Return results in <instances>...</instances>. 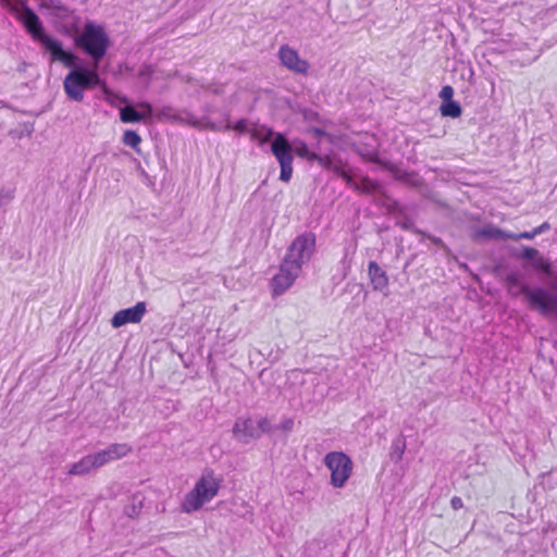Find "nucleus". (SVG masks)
<instances>
[{"mask_svg":"<svg viewBox=\"0 0 557 557\" xmlns=\"http://www.w3.org/2000/svg\"><path fill=\"white\" fill-rule=\"evenodd\" d=\"M519 258L531 261L536 271L542 272L546 277L554 276V267L549 259L543 257L536 248L524 247Z\"/></svg>","mask_w":557,"mask_h":557,"instance_id":"nucleus-12","label":"nucleus"},{"mask_svg":"<svg viewBox=\"0 0 557 557\" xmlns=\"http://www.w3.org/2000/svg\"><path fill=\"white\" fill-rule=\"evenodd\" d=\"M271 152L276 158L281 166L280 180L288 183L293 175V147L286 136L276 133L271 143Z\"/></svg>","mask_w":557,"mask_h":557,"instance_id":"nucleus-7","label":"nucleus"},{"mask_svg":"<svg viewBox=\"0 0 557 557\" xmlns=\"http://www.w3.org/2000/svg\"><path fill=\"white\" fill-rule=\"evenodd\" d=\"M140 141H141V138L135 131L128 129L123 135V143L126 146L132 147L133 149H137Z\"/></svg>","mask_w":557,"mask_h":557,"instance_id":"nucleus-22","label":"nucleus"},{"mask_svg":"<svg viewBox=\"0 0 557 557\" xmlns=\"http://www.w3.org/2000/svg\"><path fill=\"white\" fill-rule=\"evenodd\" d=\"M278 57L282 64L295 73L306 74L309 69V63L300 59L298 52L287 45L280 48Z\"/></svg>","mask_w":557,"mask_h":557,"instance_id":"nucleus-11","label":"nucleus"},{"mask_svg":"<svg viewBox=\"0 0 557 557\" xmlns=\"http://www.w3.org/2000/svg\"><path fill=\"white\" fill-rule=\"evenodd\" d=\"M256 428L258 436L260 437L263 433H269L272 430V424L268 418L261 417L256 421Z\"/></svg>","mask_w":557,"mask_h":557,"instance_id":"nucleus-25","label":"nucleus"},{"mask_svg":"<svg viewBox=\"0 0 557 557\" xmlns=\"http://www.w3.org/2000/svg\"><path fill=\"white\" fill-rule=\"evenodd\" d=\"M120 120L123 123H139L145 120V115L137 111L133 106L120 108Z\"/></svg>","mask_w":557,"mask_h":557,"instance_id":"nucleus-20","label":"nucleus"},{"mask_svg":"<svg viewBox=\"0 0 557 557\" xmlns=\"http://www.w3.org/2000/svg\"><path fill=\"white\" fill-rule=\"evenodd\" d=\"M22 2H23V3H25V2H24V0H21V2L16 4L15 10H16L17 8H18V9L21 8V3H22Z\"/></svg>","mask_w":557,"mask_h":557,"instance_id":"nucleus-44","label":"nucleus"},{"mask_svg":"<svg viewBox=\"0 0 557 557\" xmlns=\"http://www.w3.org/2000/svg\"><path fill=\"white\" fill-rule=\"evenodd\" d=\"M17 17L22 21L29 36L35 40V11L26 3H21V8L16 9Z\"/></svg>","mask_w":557,"mask_h":557,"instance_id":"nucleus-18","label":"nucleus"},{"mask_svg":"<svg viewBox=\"0 0 557 557\" xmlns=\"http://www.w3.org/2000/svg\"><path fill=\"white\" fill-rule=\"evenodd\" d=\"M137 107L143 110L140 113L145 115V119H150L152 116L153 109L149 102L141 101L137 104Z\"/></svg>","mask_w":557,"mask_h":557,"instance_id":"nucleus-34","label":"nucleus"},{"mask_svg":"<svg viewBox=\"0 0 557 557\" xmlns=\"http://www.w3.org/2000/svg\"><path fill=\"white\" fill-rule=\"evenodd\" d=\"M440 110L443 116L453 119L459 117L462 112L461 106L455 100L442 102Z\"/></svg>","mask_w":557,"mask_h":557,"instance_id":"nucleus-21","label":"nucleus"},{"mask_svg":"<svg viewBox=\"0 0 557 557\" xmlns=\"http://www.w3.org/2000/svg\"><path fill=\"white\" fill-rule=\"evenodd\" d=\"M450 506L454 510H458V509H461L463 507V502L461 499V497L459 496H454L451 499H450Z\"/></svg>","mask_w":557,"mask_h":557,"instance_id":"nucleus-37","label":"nucleus"},{"mask_svg":"<svg viewBox=\"0 0 557 557\" xmlns=\"http://www.w3.org/2000/svg\"><path fill=\"white\" fill-rule=\"evenodd\" d=\"M205 128H208V129H211V131H215V129H216V127L214 126V124H213V123H210V122H209V123H207V124L205 125Z\"/></svg>","mask_w":557,"mask_h":557,"instance_id":"nucleus-40","label":"nucleus"},{"mask_svg":"<svg viewBox=\"0 0 557 557\" xmlns=\"http://www.w3.org/2000/svg\"><path fill=\"white\" fill-rule=\"evenodd\" d=\"M14 198V189L13 188H1L0 189V208L9 205Z\"/></svg>","mask_w":557,"mask_h":557,"instance_id":"nucleus-26","label":"nucleus"},{"mask_svg":"<svg viewBox=\"0 0 557 557\" xmlns=\"http://www.w3.org/2000/svg\"><path fill=\"white\" fill-rule=\"evenodd\" d=\"M295 153L301 158L307 159L308 161H311V154H315V152L309 150L305 143H300L298 146H296Z\"/></svg>","mask_w":557,"mask_h":557,"instance_id":"nucleus-27","label":"nucleus"},{"mask_svg":"<svg viewBox=\"0 0 557 557\" xmlns=\"http://www.w3.org/2000/svg\"><path fill=\"white\" fill-rule=\"evenodd\" d=\"M507 293L511 297L523 296L530 310L549 319L557 320V293L542 286H533L522 282L517 272L508 273L505 277Z\"/></svg>","mask_w":557,"mask_h":557,"instance_id":"nucleus-2","label":"nucleus"},{"mask_svg":"<svg viewBox=\"0 0 557 557\" xmlns=\"http://www.w3.org/2000/svg\"><path fill=\"white\" fill-rule=\"evenodd\" d=\"M431 239H432V242H433L434 244H436V245H443L442 239H441V238H438V237H432Z\"/></svg>","mask_w":557,"mask_h":557,"instance_id":"nucleus-41","label":"nucleus"},{"mask_svg":"<svg viewBox=\"0 0 557 557\" xmlns=\"http://www.w3.org/2000/svg\"><path fill=\"white\" fill-rule=\"evenodd\" d=\"M330 171L334 172L337 176L341 177V172L345 173L346 169L341 162H333V168H331Z\"/></svg>","mask_w":557,"mask_h":557,"instance_id":"nucleus-38","label":"nucleus"},{"mask_svg":"<svg viewBox=\"0 0 557 557\" xmlns=\"http://www.w3.org/2000/svg\"><path fill=\"white\" fill-rule=\"evenodd\" d=\"M132 451V447L126 443H114L106 449L94 454L98 467L101 468L110 461L121 459Z\"/></svg>","mask_w":557,"mask_h":557,"instance_id":"nucleus-13","label":"nucleus"},{"mask_svg":"<svg viewBox=\"0 0 557 557\" xmlns=\"http://www.w3.org/2000/svg\"><path fill=\"white\" fill-rule=\"evenodd\" d=\"M220 490V481L213 475H202L184 497L181 509L190 513L199 510L206 503L213 499Z\"/></svg>","mask_w":557,"mask_h":557,"instance_id":"nucleus-4","label":"nucleus"},{"mask_svg":"<svg viewBox=\"0 0 557 557\" xmlns=\"http://www.w3.org/2000/svg\"><path fill=\"white\" fill-rule=\"evenodd\" d=\"M96 469H99L98 463L94 454H89L84 456L77 462L72 463L67 470V473L71 475H85Z\"/></svg>","mask_w":557,"mask_h":557,"instance_id":"nucleus-16","label":"nucleus"},{"mask_svg":"<svg viewBox=\"0 0 557 557\" xmlns=\"http://www.w3.org/2000/svg\"><path fill=\"white\" fill-rule=\"evenodd\" d=\"M106 94V101H108L111 106H116L115 100H119L123 103H128V99L124 96L115 95L112 91L104 90Z\"/></svg>","mask_w":557,"mask_h":557,"instance_id":"nucleus-31","label":"nucleus"},{"mask_svg":"<svg viewBox=\"0 0 557 557\" xmlns=\"http://www.w3.org/2000/svg\"><path fill=\"white\" fill-rule=\"evenodd\" d=\"M294 428V420L292 418H284L281 423L277 425L283 432H292Z\"/></svg>","mask_w":557,"mask_h":557,"instance_id":"nucleus-35","label":"nucleus"},{"mask_svg":"<svg viewBox=\"0 0 557 557\" xmlns=\"http://www.w3.org/2000/svg\"><path fill=\"white\" fill-rule=\"evenodd\" d=\"M376 157H377V153H376V152H372V153L369 156V160H370V161H375V160H376Z\"/></svg>","mask_w":557,"mask_h":557,"instance_id":"nucleus-42","label":"nucleus"},{"mask_svg":"<svg viewBox=\"0 0 557 557\" xmlns=\"http://www.w3.org/2000/svg\"><path fill=\"white\" fill-rule=\"evenodd\" d=\"M535 236H536V234L532 230V231L522 232V233H509V235H507V238L508 239H512V240H519V239H529V240H531Z\"/></svg>","mask_w":557,"mask_h":557,"instance_id":"nucleus-29","label":"nucleus"},{"mask_svg":"<svg viewBox=\"0 0 557 557\" xmlns=\"http://www.w3.org/2000/svg\"><path fill=\"white\" fill-rule=\"evenodd\" d=\"M170 108H164L162 111V114L169 115Z\"/></svg>","mask_w":557,"mask_h":557,"instance_id":"nucleus-43","label":"nucleus"},{"mask_svg":"<svg viewBox=\"0 0 557 557\" xmlns=\"http://www.w3.org/2000/svg\"><path fill=\"white\" fill-rule=\"evenodd\" d=\"M301 269L295 261L283 259L278 272L271 280L272 294L283 295L296 281Z\"/></svg>","mask_w":557,"mask_h":557,"instance_id":"nucleus-9","label":"nucleus"},{"mask_svg":"<svg viewBox=\"0 0 557 557\" xmlns=\"http://www.w3.org/2000/svg\"><path fill=\"white\" fill-rule=\"evenodd\" d=\"M37 10L44 15L55 18L54 23L62 27L65 34L71 35L72 32H78L77 17L61 0H37Z\"/></svg>","mask_w":557,"mask_h":557,"instance_id":"nucleus-5","label":"nucleus"},{"mask_svg":"<svg viewBox=\"0 0 557 557\" xmlns=\"http://www.w3.org/2000/svg\"><path fill=\"white\" fill-rule=\"evenodd\" d=\"M359 184V190L361 193H370L375 189L376 183L369 177H363Z\"/></svg>","mask_w":557,"mask_h":557,"instance_id":"nucleus-28","label":"nucleus"},{"mask_svg":"<svg viewBox=\"0 0 557 557\" xmlns=\"http://www.w3.org/2000/svg\"><path fill=\"white\" fill-rule=\"evenodd\" d=\"M74 40L75 45L91 58L94 66L98 67L110 45L104 28L88 21L83 32L78 34Z\"/></svg>","mask_w":557,"mask_h":557,"instance_id":"nucleus-3","label":"nucleus"},{"mask_svg":"<svg viewBox=\"0 0 557 557\" xmlns=\"http://www.w3.org/2000/svg\"><path fill=\"white\" fill-rule=\"evenodd\" d=\"M507 235H509V232L503 231L494 225H488L482 228H476L472 234V239L476 242L483 239L504 240L508 239Z\"/></svg>","mask_w":557,"mask_h":557,"instance_id":"nucleus-17","label":"nucleus"},{"mask_svg":"<svg viewBox=\"0 0 557 557\" xmlns=\"http://www.w3.org/2000/svg\"><path fill=\"white\" fill-rule=\"evenodd\" d=\"M37 41L50 54L51 61L61 62L71 71L65 76L63 86L66 96L76 102L84 99V91L99 85L100 77L96 66L88 67L77 64V57L70 50H65L60 40L45 33L42 23L37 17Z\"/></svg>","mask_w":557,"mask_h":557,"instance_id":"nucleus-1","label":"nucleus"},{"mask_svg":"<svg viewBox=\"0 0 557 557\" xmlns=\"http://www.w3.org/2000/svg\"><path fill=\"white\" fill-rule=\"evenodd\" d=\"M318 134H322L323 132L321 129H315Z\"/></svg>","mask_w":557,"mask_h":557,"instance_id":"nucleus-45","label":"nucleus"},{"mask_svg":"<svg viewBox=\"0 0 557 557\" xmlns=\"http://www.w3.org/2000/svg\"><path fill=\"white\" fill-rule=\"evenodd\" d=\"M225 129H235L239 133H249V128H248V123L245 119H242V120H238L233 126H231L230 124H226Z\"/></svg>","mask_w":557,"mask_h":557,"instance_id":"nucleus-30","label":"nucleus"},{"mask_svg":"<svg viewBox=\"0 0 557 557\" xmlns=\"http://www.w3.org/2000/svg\"><path fill=\"white\" fill-rule=\"evenodd\" d=\"M311 161L317 162L319 165H321L323 169L329 170L333 168L334 160L330 156H322V154H311Z\"/></svg>","mask_w":557,"mask_h":557,"instance_id":"nucleus-24","label":"nucleus"},{"mask_svg":"<svg viewBox=\"0 0 557 557\" xmlns=\"http://www.w3.org/2000/svg\"><path fill=\"white\" fill-rule=\"evenodd\" d=\"M341 178H343L346 185L354 190H359V184L354 180L352 175L346 170L345 173L341 172Z\"/></svg>","mask_w":557,"mask_h":557,"instance_id":"nucleus-32","label":"nucleus"},{"mask_svg":"<svg viewBox=\"0 0 557 557\" xmlns=\"http://www.w3.org/2000/svg\"><path fill=\"white\" fill-rule=\"evenodd\" d=\"M315 248V235L312 232H305L298 235L287 248L285 260L295 261L299 268L308 262Z\"/></svg>","mask_w":557,"mask_h":557,"instance_id":"nucleus-8","label":"nucleus"},{"mask_svg":"<svg viewBox=\"0 0 557 557\" xmlns=\"http://www.w3.org/2000/svg\"><path fill=\"white\" fill-rule=\"evenodd\" d=\"M234 436L242 443L259 438L256 421L251 418H238L233 426Z\"/></svg>","mask_w":557,"mask_h":557,"instance_id":"nucleus-15","label":"nucleus"},{"mask_svg":"<svg viewBox=\"0 0 557 557\" xmlns=\"http://www.w3.org/2000/svg\"><path fill=\"white\" fill-rule=\"evenodd\" d=\"M324 465L331 471V484L343 487L352 471L351 459L342 451H331L325 455Z\"/></svg>","mask_w":557,"mask_h":557,"instance_id":"nucleus-6","label":"nucleus"},{"mask_svg":"<svg viewBox=\"0 0 557 557\" xmlns=\"http://www.w3.org/2000/svg\"><path fill=\"white\" fill-rule=\"evenodd\" d=\"M141 511V502L139 500L136 503L135 498L132 500V503L125 505L124 507V513L129 518H136L139 516Z\"/></svg>","mask_w":557,"mask_h":557,"instance_id":"nucleus-23","label":"nucleus"},{"mask_svg":"<svg viewBox=\"0 0 557 557\" xmlns=\"http://www.w3.org/2000/svg\"><path fill=\"white\" fill-rule=\"evenodd\" d=\"M368 276L373 290L382 293L384 296H388L389 278L385 270H383L376 261H369L368 263Z\"/></svg>","mask_w":557,"mask_h":557,"instance_id":"nucleus-14","label":"nucleus"},{"mask_svg":"<svg viewBox=\"0 0 557 557\" xmlns=\"http://www.w3.org/2000/svg\"><path fill=\"white\" fill-rule=\"evenodd\" d=\"M152 74V70L150 66L148 65H144L139 69L138 71V77L139 78H144L146 79L147 82L150 79V76Z\"/></svg>","mask_w":557,"mask_h":557,"instance_id":"nucleus-36","label":"nucleus"},{"mask_svg":"<svg viewBox=\"0 0 557 557\" xmlns=\"http://www.w3.org/2000/svg\"><path fill=\"white\" fill-rule=\"evenodd\" d=\"M277 132L267 126H255L250 128L249 134L252 140L257 141L260 146L267 143H272Z\"/></svg>","mask_w":557,"mask_h":557,"instance_id":"nucleus-19","label":"nucleus"},{"mask_svg":"<svg viewBox=\"0 0 557 557\" xmlns=\"http://www.w3.org/2000/svg\"><path fill=\"white\" fill-rule=\"evenodd\" d=\"M550 230V224L548 222H544L542 223L541 225L536 226L533 228V231L535 232L536 236L537 235H541L547 231Z\"/></svg>","mask_w":557,"mask_h":557,"instance_id":"nucleus-39","label":"nucleus"},{"mask_svg":"<svg viewBox=\"0 0 557 557\" xmlns=\"http://www.w3.org/2000/svg\"><path fill=\"white\" fill-rule=\"evenodd\" d=\"M454 97V88L449 85L444 86L440 91V98L443 102L451 101Z\"/></svg>","mask_w":557,"mask_h":557,"instance_id":"nucleus-33","label":"nucleus"},{"mask_svg":"<svg viewBox=\"0 0 557 557\" xmlns=\"http://www.w3.org/2000/svg\"><path fill=\"white\" fill-rule=\"evenodd\" d=\"M147 311V306L145 301H138L135 306L122 309L117 311L112 320L111 324L113 327L117 329L128 323H138L141 321L143 317Z\"/></svg>","mask_w":557,"mask_h":557,"instance_id":"nucleus-10","label":"nucleus"}]
</instances>
